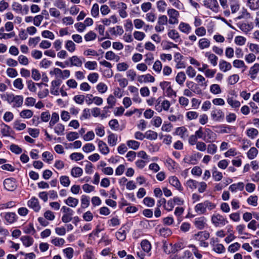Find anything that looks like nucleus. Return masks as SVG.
I'll use <instances>...</instances> for the list:
<instances>
[{"label": "nucleus", "instance_id": "1", "mask_svg": "<svg viewBox=\"0 0 259 259\" xmlns=\"http://www.w3.org/2000/svg\"><path fill=\"white\" fill-rule=\"evenodd\" d=\"M161 97H159L156 100V104L155 105V109L158 112H161L163 110L168 111L170 106L169 101L167 100H162Z\"/></svg>", "mask_w": 259, "mask_h": 259}, {"label": "nucleus", "instance_id": "2", "mask_svg": "<svg viewBox=\"0 0 259 259\" xmlns=\"http://www.w3.org/2000/svg\"><path fill=\"white\" fill-rule=\"evenodd\" d=\"M211 221L215 227H222L228 223L223 215L219 213L213 214L211 216Z\"/></svg>", "mask_w": 259, "mask_h": 259}, {"label": "nucleus", "instance_id": "3", "mask_svg": "<svg viewBox=\"0 0 259 259\" xmlns=\"http://www.w3.org/2000/svg\"><path fill=\"white\" fill-rule=\"evenodd\" d=\"M167 14L169 17L168 23L170 24H176L179 22L178 18L180 16L179 12L172 8L167 10Z\"/></svg>", "mask_w": 259, "mask_h": 259}, {"label": "nucleus", "instance_id": "4", "mask_svg": "<svg viewBox=\"0 0 259 259\" xmlns=\"http://www.w3.org/2000/svg\"><path fill=\"white\" fill-rule=\"evenodd\" d=\"M203 6L211 10L214 13H218L220 10V6L217 0H204Z\"/></svg>", "mask_w": 259, "mask_h": 259}, {"label": "nucleus", "instance_id": "5", "mask_svg": "<svg viewBox=\"0 0 259 259\" xmlns=\"http://www.w3.org/2000/svg\"><path fill=\"white\" fill-rule=\"evenodd\" d=\"M217 139V135L210 129L206 128L204 131L203 140L207 143L213 142Z\"/></svg>", "mask_w": 259, "mask_h": 259}, {"label": "nucleus", "instance_id": "6", "mask_svg": "<svg viewBox=\"0 0 259 259\" xmlns=\"http://www.w3.org/2000/svg\"><path fill=\"white\" fill-rule=\"evenodd\" d=\"M1 216L4 219V220L8 224H12L17 222L18 217L13 212H7L2 213Z\"/></svg>", "mask_w": 259, "mask_h": 259}, {"label": "nucleus", "instance_id": "7", "mask_svg": "<svg viewBox=\"0 0 259 259\" xmlns=\"http://www.w3.org/2000/svg\"><path fill=\"white\" fill-rule=\"evenodd\" d=\"M210 244L213 247V250L217 253H221L225 251V248L224 245L219 243V241L217 238H211L210 239Z\"/></svg>", "mask_w": 259, "mask_h": 259}, {"label": "nucleus", "instance_id": "8", "mask_svg": "<svg viewBox=\"0 0 259 259\" xmlns=\"http://www.w3.org/2000/svg\"><path fill=\"white\" fill-rule=\"evenodd\" d=\"M4 186L5 188L8 191L15 190L17 186L16 180L14 178H8L4 180Z\"/></svg>", "mask_w": 259, "mask_h": 259}, {"label": "nucleus", "instance_id": "9", "mask_svg": "<svg viewBox=\"0 0 259 259\" xmlns=\"http://www.w3.org/2000/svg\"><path fill=\"white\" fill-rule=\"evenodd\" d=\"M27 205L35 212L39 211L41 208L38 199L35 197H32L28 201Z\"/></svg>", "mask_w": 259, "mask_h": 259}, {"label": "nucleus", "instance_id": "10", "mask_svg": "<svg viewBox=\"0 0 259 259\" xmlns=\"http://www.w3.org/2000/svg\"><path fill=\"white\" fill-rule=\"evenodd\" d=\"M224 113L221 109L214 108L211 112V117L215 121H220L224 119Z\"/></svg>", "mask_w": 259, "mask_h": 259}, {"label": "nucleus", "instance_id": "11", "mask_svg": "<svg viewBox=\"0 0 259 259\" xmlns=\"http://www.w3.org/2000/svg\"><path fill=\"white\" fill-rule=\"evenodd\" d=\"M194 223L195 227L197 229L202 230L205 228L206 225V219L204 217H201L196 218Z\"/></svg>", "mask_w": 259, "mask_h": 259}, {"label": "nucleus", "instance_id": "12", "mask_svg": "<svg viewBox=\"0 0 259 259\" xmlns=\"http://www.w3.org/2000/svg\"><path fill=\"white\" fill-rule=\"evenodd\" d=\"M137 79L140 83L153 82L155 81V78L150 74L139 75Z\"/></svg>", "mask_w": 259, "mask_h": 259}, {"label": "nucleus", "instance_id": "13", "mask_svg": "<svg viewBox=\"0 0 259 259\" xmlns=\"http://www.w3.org/2000/svg\"><path fill=\"white\" fill-rule=\"evenodd\" d=\"M169 183L172 186L175 187L177 190L182 191L183 187L179 179L176 176H171L168 179Z\"/></svg>", "mask_w": 259, "mask_h": 259}, {"label": "nucleus", "instance_id": "14", "mask_svg": "<svg viewBox=\"0 0 259 259\" xmlns=\"http://www.w3.org/2000/svg\"><path fill=\"white\" fill-rule=\"evenodd\" d=\"M220 5L222 9L224 10V13L225 16H229L230 14V11L229 9V1L228 0H219Z\"/></svg>", "mask_w": 259, "mask_h": 259}, {"label": "nucleus", "instance_id": "15", "mask_svg": "<svg viewBox=\"0 0 259 259\" xmlns=\"http://www.w3.org/2000/svg\"><path fill=\"white\" fill-rule=\"evenodd\" d=\"M69 60L70 62V66L81 67L82 64V61L81 58L77 56H73L70 57Z\"/></svg>", "mask_w": 259, "mask_h": 259}, {"label": "nucleus", "instance_id": "16", "mask_svg": "<svg viewBox=\"0 0 259 259\" xmlns=\"http://www.w3.org/2000/svg\"><path fill=\"white\" fill-rule=\"evenodd\" d=\"M209 237V234L206 231H201L194 235V238L197 241H203Z\"/></svg>", "mask_w": 259, "mask_h": 259}, {"label": "nucleus", "instance_id": "17", "mask_svg": "<svg viewBox=\"0 0 259 259\" xmlns=\"http://www.w3.org/2000/svg\"><path fill=\"white\" fill-rule=\"evenodd\" d=\"M219 65L220 69L224 72L231 70L232 68L231 64L224 60H221Z\"/></svg>", "mask_w": 259, "mask_h": 259}, {"label": "nucleus", "instance_id": "18", "mask_svg": "<svg viewBox=\"0 0 259 259\" xmlns=\"http://www.w3.org/2000/svg\"><path fill=\"white\" fill-rule=\"evenodd\" d=\"M98 147L100 152L104 154L107 155L109 153L110 150L107 144L102 140L98 142Z\"/></svg>", "mask_w": 259, "mask_h": 259}, {"label": "nucleus", "instance_id": "19", "mask_svg": "<svg viewBox=\"0 0 259 259\" xmlns=\"http://www.w3.org/2000/svg\"><path fill=\"white\" fill-rule=\"evenodd\" d=\"M205 56L207 58L208 61L213 66L217 65L218 57L210 52H207L205 53Z\"/></svg>", "mask_w": 259, "mask_h": 259}, {"label": "nucleus", "instance_id": "20", "mask_svg": "<svg viewBox=\"0 0 259 259\" xmlns=\"http://www.w3.org/2000/svg\"><path fill=\"white\" fill-rule=\"evenodd\" d=\"M114 78L119 82L120 87L124 88L127 85L128 80L126 78H123L120 74H116Z\"/></svg>", "mask_w": 259, "mask_h": 259}, {"label": "nucleus", "instance_id": "21", "mask_svg": "<svg viewBox=\"0 0 259 259\" xmlns=\"http://www.w3.org/2000/svg\"><path fill=\"white\" fill-rule=\"evenodd\" d=\"M198 45L200 49L203 50L209 47L210 41L208 38L203 37L199 40Z\"/></svg>", "mask_w": 259, "mask_h": 259}, {"label": "nucleus", "instance_id": "22", "mask_svg": "<svg viewBox=\"0 0 259 259\" xmlns=\"http://www.w3.org/2000/svg\"><path fill=\"white\" fill-rule=\"evenodd\" d=\"M179 29L183 33L189 34L191 32L192 28L189 24L182 22L179 24Z\"/></svg>", "mask_w": 259, "mask_h": 259}, {"label": "nucleus", "instance_id": "23", "mask_svg": "<svg viewBox=\"0 0 259 259\" xmlns=\"http://www.w3.org/2000/svg\"><path fill=\"white\" fill-rule=\"evenodd\" d=\"M64 202L70 207H75L78 205L79 200L75 198L69 196L64 200Z\"/></svg>", "mask_w": 259, "mask_h": 259}, {"label": "nucleus", "instance_id": "24", "mask_svg": "<svg viewBox=\"0 0 259 259\" xmlns=\"http://www.w3.org/2000/svg\"><path fill=\"white\" fill-rule=\"evenodd\" d=\"M167 35L169 38L174 40L176 42L181 41L180 36L177 30L175 29L170 30L168 32Z\"/></svg>", "mask_w": 259, "mask_h": 259}, {"label": "nucleus", "instance_id": "25", "mask_svg": "<svg viewBox=\"0 0 259 259\" xmlns=\"http://www.w3.org/2000/svg\"><path fill=\"white\" fill-rule=\"evenodd\" d=\"M229 4L232 14L235 13L239 10L240 5L238 0H229Z\"/></svg>", "mask_w": 259, "mask_h": 259}, {"label": "nucleus", "instance_id": "26", "mask_svg": "<svg viewBox=\"0 0 259 259\" xmlns=\"http://www.w3.org/2000/svg\"><path fill=\"white\" fill-rule=\"evenodd\" d=\"M183 161L189 164H196L197 162L196 155H186L183 159Z\"/></svg>", "mask_w": 259, "mask_h": 259}, {"label": "nucleus", "instance_id": "27", "mask_svg": "<svg viewBox=\"0 0 259 259\" xmlns=\"http://www.w3.org/2000/svg\"><path fill=\"white\" fill-rule=\"evenodd\" d=\"M244 185L243 182H239L236 184H233L229 186V189L232 192L237 190L242 191L244 189Z\"/></svg>", "mask_w": 259, "mask_h": 259}, {"label": "nucleus", "instance_id": "28", "mask_svg": "<svg viewBox=\"0 0 259 259\" xmlns=\"http://www.w3.org/2000/svg\"><path fill=\"white\" fill-rule=\"evenodd\" d=\"M186 79L185 73L182 71L179 72L176 76V81L180 85H183Z\"/></svg>", "mask_w": 259, "mask_h": 259}, {"label": "nucleus", "instance_id": "29", "mask_svg": "<svg viewBox=\"0 0 259 259\" xmlns=\"http://www.w3.org/2000/svg\"><path fill=\"white\" fill-rule=\"evenodd\" d=\"M23 103V97L20 95H16L14 101L11 104L13 108H18L22 106Z\"/></svg>", "mask_w": 259, "mask_h": 259}, {"label": "nucleus", "instance_id": "30", "mask_svg": "<svg viewBox=\"0 0 259 259\" xmlns=\"http://www.w3.org/2000/svg\"><path fill=\"white\" fill-rule=\"evenodd\" d=\"M109 30L111 34L114 35H120L122 34L124 32L123 29L120 26H117L114 27L110 28Z\"/></svg>", "mask_w": 259, "mask_h": 259}, {"label": "nucleus", "instance_id": "31", "mask_svg": "<svg viewBox=\"0 0 259 259\" xmlns=\"http://www.w3.org/2000/svg\"><path fill=\"white\" fill-rule=\"evenodd\" d=\"M21 240L23 245L26 247H29L32 245L34 241L33 238L29 236H22Z\"/></svg>", "mask_w": 259, "mask_h": 259}, {"label": "nucleus", "instance_id": "32", "mask_svg": "<svg viewBox=\"0 0 259 259\" xmlns=\"http://www.w3.org/2000/svg\"><path fill=\"white\" fill-rule=\"evenodd\" d=\"M108 143L110 146H114L117 144V136L113 133H110L108 136Z\"/></svg>", "mask_w": 259, "mask_h": 259}, {"label": "nucleus", "instance_id": "33", "mask_svg": "<svg viewBox=\"0 0 259 259\" xmlns=\"http://www.w3.org/2000/svg\"><path fill=\"white\" fill-rule=\"evenodd\" d=\"M186 85L189 89H191L193 92L199 94L201 93V90L197 87V84H195L193 82L188 81L186 82Z\"/></svg>", "mask_w": 259, "mask_h": 259}, {"label": "nucleus", "instance_id": "34", "mask_svg": "<svg viewBox=\"0 0 259 259\" xmlns=\"http://www.w3.org/2000/svg\"><path fill=\"white\" fill-rule=\"evenodd\" d=\"M54 131L58 135H63L64 134L65 126L62 123H57L54 127Z\"/></svg>", "mask_w": 259, "mask_h": 259}, {"label": "nucleus", "instance_id": "35", "mask_svg": "<svg viewBox=\"0 0 259 259\" xmlns=\"http://www.w3.org/2000/svg\"><path fill=\"white\" fill-rule=\"evenodd\" d=\"M145 138L150 140H154L157 138L158 134L156 132L149 130L145 133Z\"/></svg>", "mask_w": 259, "mask_h": 259}, {"label": "nucleus", "instance_id": "36", "mask_svg": "<svg viewBox=\"0 0 259 259\" xmlns=\"http://www.w3.org/2000/svg\"><path fill=\"white\" fill-rule=\"evenodd\" d=\"M195 210L199 214L205 213L206 211V209H205L204 201L197 204L195 206Z\"/></svg>", "mask_w": 259, "mask_h": 259}, {"label": "nucleus", "instance_id": "37", "mask_svg": "<svg viewBox=\"0 0 259 259\" xmlns=\"http://www.w3.org/2000/svg\"><path fill=\"white\" fill-rule=\"evenodd\" d=\"M83 173L82 169L79 167H73L71 170V175L73 177L78 178L80 177Z\"/></svg>", "mask_w": 259, "mask_h": 259}, {"label": "nucleus", "instance_id": "38", "mask_svg": "<svg viewBox=\"0 0 259 259\" xmlns=\"http://www.w3.org/2000/svg\"><path fill=\"white\" fill-rule=\"evenodd\" d=\"M2 126V127L1 132L3 136L5 137L10 136L12 132L11 127L5 123H3Z\"/></svg>", "mask_w": 259, "mask_h": 259}, {"label": "nucleus", "instance_id": "39", "mask_svg": "<svg viewBox=\"0 0 259 259\" xmlns=\"http://www.w3.org/2000/svg\"><path fill=\"white\" fill-rule=\"evenodd\" d=\"M156 6L159 12H164L167 6V4L164 0H159L156 3Z\"/></svg>", "mask_w": 259, "mask_h": 259}, {"label": "nucleus", "instance_id": "40", "mask_svg": "<svg viewBox=\"0 0 259 259\" xmlns=\"http://www.w3.org/2000/svg\"><path fill=\"white\" fill-rule=\"evenodd\" d=\"M141 245L142 249L146 252H149L151 249L150 243L147 240H143L141 241Z\"/></svg>", "mask_w": 259, "mask_h": 259}, {"label": "nucleus", "instance_id": "41", "mask_svg": "<svg viewBox=\"0 0 259 259\" xmlns=\"http://www.w3.org/2000/svg\"><path fill=\"white\" fill-rule=\"evenodd\" d=\"M23 231L26 234L31 235H34L36 232L32 223H29L28 225L25 226L23 228Z\"/></svg>", "mask_w": 259, "mask_h": 259}, {"label": "nucleus", "instance_id": "42", "mask_svg": "<svg viewBox=\"0 0 259 259\" xmlns=\"http://www.w3.org/2000/svg\"><path fill=\"white\" fill-rule=\"evenodd\" d=\"M198 182L193 179L188 180L186 183V186L191 190L196 189L197 187Z\"/></svg>", "mask_w": 259, "mask_h": 259}, {"label": "nucleus", "instance_id": "43", "mask_svg": "<svg viewBox=\"0 0 259 259\" xmlns=\"http://www.w3.org/2000/svg\"><path fill=\"white\" fill-rule=\"evenodd\" d=\"M258 154V150L255 147H251L247 152V157L249 159H253L256 157Z\"/></svg>", "mask_w": 259, "mask_h": 259}, {"label": "nucleus", "instance_id": "44", "mask_svg": "<svg viewBox=\"0 0 259 259\" xmlns=\"http://www.w3.org/2000/svg\"><path fill=\"white\" fill-rule=\"evenodd\" d=\"M59 120V114L56 112H53L52 114L51 120L49 122V127L52 128Z\"/></svg>", "mask_w": 259, "mask_h": 259}, {"label": "nucleus", "instance_id": "45", "mask_svg": "<svg viewBox=\"0 0 259 259\" xmlns=\"http://www.w3.org/2000/svg\"><path fill=\"white\" fill-rule=\"evenodd\" d=\"M127 146L133 150H137L140 146V143L135 140H128L126 142Z\"/></svg>", "mask_w": 259, "mask_h": 259}, {"label": "nucleus", "instance_id": "46", "mask_svg": "<svg viewBox=\"0 0 259 259\" xmlns=\"http://www.w3.org/2000/svg\"><path fill=\"white\" fill-rule=\"evenodd\" d=\"M116 236L117 239L120 241H123L126 238V232L122 228L120 229L116 233Z\"/></svg>", "mask_w": 259, "mask_h": 259}, {"label": "nucleus", "instance_id": "47", "mask_svg": "<svg viewBox=\"0 0 259 259\" xmlns=\"http://www.w3.org/2000/svg\"><path fill=\"white\" fill-rule=\"evenodd\" d=\"M248 7L251 10H257L259 9V0H247Z\"/></svg>", "mask_w": 259, "mask_h": 259}, {"label": "nucleus", "instance_id": "48", "mask_svg": "<svg viewBox=\"0 0 259 259\" xmlns=\"http://www.w3.org/2000/svg\"><path fill=\"white\" fill-rule=\"evenodd\" d=\"M65 49L69 52L72 53L76 49L75 44L72 40H67L65 45Z\"/></svg>", "mask_w": 259, "mask_h": 259}, {"label": "nucleus", "instance_id": "49", "mask_svg": "<svg viewBox=\"0 0 259 259\" xmlns=\"http://www.w3.org/2000/svg\"><path fill=\"white\" fill-rule=\"evenodd\" d=\"M33 112L31 110L25 109L20 113V116L23 118H30L33 116Z\"/></svg>", "mask_w": 259, "mask_h": 259}, {"label": "nucleus", "instance_id": "50", "mask_svg": "<svg viewBox=\"0 0 259 259\" xmlns=\"http://www.w3.org/2000/svg\"><path fill=\"white\" fill-rule=\"evenodd\" d=\"M212 175L213 179L215 181H220L223 178L222 173L217 170L216 167H214L212 170Z\"/></svg>", "mask_w": 259, "mask_h": 259}, {"label": "nucleus", "instance_id": "51", "mask_svg": "<svg viewBox=\"0 0 259 259\" xmlns=\"http://www.w3.org/2000/svg\"><path fill=\"white\" fill-rule=\"evenodd\" d=\"M187 131V129L185 127L182 126L177 127L175 133L177 135L180 136L181 138H183L185 136H187L186 134Z\"/></svg>", "mask_w": 259, "mask_h": 259}, {"label": "nucleus", "instance_id": "52", "mask_svg": "<svg viewBox=\"0 0 259 259\" xmlns=\"http://www.w3.org/2000/svg\"><path fill=\"white\" fill-rule=\"evenodd\" d=\"M258 134L257 130L254 128H250L246 131L247 136L251 139H254Z\"/></svg>", "mask_w": 259, "mask_h": 259}, {"label": "nucleus", "instance_id": "53", "mask_svg": "<svg viewBox=\"0 0 259 259\" xmlns=\"http://www.w3.org/2000/svg\"><path fill=\"white\" fill-rule=\"evenodd\" d=\"M90 205V198L86 195H82L81 197V206L87 208Z\"/></svg>", "mask_w": 259, "mask_h": 259}, {"label": "nucleus", "instance_id": "54", "mask_svg": "<svg viewBox=\"0 0 259 259\" xmlns=\"http://www.w3.org/2000/svg\"><path fill=\"white\" fill-rule=\"evenodd\" d=\"M233 66L237 68H244V69L247 68V66L245 65L244 62L242 60H235L233 62Z\"/></svg>", "mask_w": 259, "mask_h": 259}, {"label": "nucleus", "instance_id": "55", "mask_svg": "<svg viewBox=\"0 0 259 259\" xmlns=\"http://www.w3.org/2000/svg\"><path fill=\"white\" fill-rule=\"evenodd\" d=\"M60 182L62 185L66 187H68L70 184L69 178L66 176H63L60 177Z\"/></svg>", "mask_w": 259, "mask_h": 259}, {"label": "nucleus", "instance_id": "56", "mask_svg": "<svg viewBox=\"0 0 259 259\" xmlns=\"http://www.w3.org/2000/svg\"><path fill=\"white\" fill-rule=\"evenodd\" d=\"M95 147L92 143H88L85 144L82 147V150L85 153H89L94 151Z\"/></svg>", "mask_w": 259, "mask_h": 259}, {"label": "nucleus", "instance_id": "57", "mask_svg": "<svg viewBox=\"0 0 259 259\" xmlns=\"http://www.w3.org/2000/svg\"><path fill=\"white\" fill-rule=\"evenodd\" d=\"M51 243L56 246H61L65 243V240L63 238L56 237L51 240Z\"/></svg>", "mask_w": 259, "mask_h": 259}, {"label": "nucleus", "instance_id": "58", "mask_svg": "<svg viewBox=\"0 0 259 259\" xmlns=\"http://www.w3.org/2000/svg\"><path fill=\"white\" fill-rule=\"evenodd\" d=\"M172 233L171 230L168 228H162L159 230V234L164 237L170 236Z\"/></svg>", "mask_w": 259, "mask_h": 259}, {"label": "nucleus", "instance_id": "59", "mask_svg": "<svg viewBox=\"0 0 259 259\" xmlns=\"http://www.w3.org/2000/svg\"><path fill=\"white\" fill-rule=\"evenodd\" d=\"M210 91L213 94H219L222 92L220 85L218 84H213L210 87Z\"/></svg>", "mask_w": 259, "mask_h": 259}, {"label": "nucleus", "instance_id": "60", "mask_svg": "<svg viewBox=\"0 0 259 259\" xmlns=\"http://www.w3.org/2000/svg\"><path fill=\"white\" fill-rule=\"evenodd\" d=\"M99 78V74L97 73H91L88 76V79L92 83H96Z\"/></svg>", "mask_w": 259, "mask_h": 259}, {"label": "nucleus", "instance_id": "61", "mask_svg": "<svg viewBox=\"0 0 259 259\" xmlns=\"http://www.w3.org/2000/svg\"><path fill=\"white\" fill-rule=\"evenodd\" d=\"M79 138V134L77 132H69L66 135V138L69 141H73Z\"/></svg>", "mask_w": 259, "mask_h": 259}, {"label": "nucleus", "instance_id": "62", "mask_svg": "<svg viewBox=\"0 0 259 259\" xmlns=\"http://www.w3.org/2000/svg\"><path fill=\"white\" fill-rule=\"evenodd\" d=\"M14 87L19 90H22L24 87L22 79L20 78L16 79L13 82Z\"/></svg>", "mask_w": 259, "mask_h": 259}, {"label": "nucleus", "instance_id": "63", "mask_svg": "<svg viewBox=\"0 0 259 259\" xmlns=\"http://www.w3.org/2000/svg\"><path fill=\"white\" fill-rule=\"evenodd\" d=\"M73 100L76 103L82 105L85 100V96L83 95H76L73 97Z\"/></svg>", "mask_w": 259, "mask_h": 259}, {"label": "nucleus", "instance_id": "64", "mask_svg": "<svg viewBox=\"0 0 259 259\" xmlns=\"http://www.w3.org/2000/svg\"><path fill=\"white\" fill-rule=\"evenodd\" d=\"M133 35L134 38L139 41L142 40L145 37V34L143 32L138 31H135Z\"/></svg>", "mask_w": 259, "mask_h": 259}]
</instances>
